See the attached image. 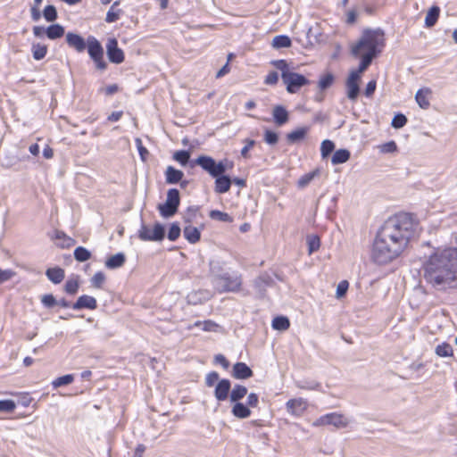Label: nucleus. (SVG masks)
<instances>
[{"mask_svg":"<svg viewBox=\"0 0 457 457\" xmlns=\"http://www.w3.org/2000/svg\"><path fill=\"white\" fill-rule=\"evenodd\" d=\"M273 118L275 122L281 126L288 120V112L281 105H277L273 109Z\"/></svg>","mask_w":457,"mask_h":457,"instance_id":"5701e85b","label":"nucleus"},{"mask_svg":"<svg viewBox=\"0 0 457 457\" xmlns=\"http://www.w3.org/2000/svg\"><path fill=\"white\" fill-rule=\"evenodd\" d=\"M319 175V170H315L309 173L303 175L297 181V186L299 188L306 187L313 179Z\"/></svg>","mask_w":457,"mask_h":457,"instance_id":"72a5a7b5","label":"nucleus"},{"mask_svg":"<svg viewBox=\"0 0 457 457\" xmlns=\"http://www.w3.org/2000/svg\"><path fill=\"white\" fill-rule=\"evenodd\" d=\"M247 395V388L245 386L236 385L229 395V399L232 403L239 402Z\"/></svg>","mask_w":457,"mask_h":457,"instance_id":"c85d7f7f","label":"nucleus"},{"mask_svg":"<svg viewBox=\"0 0 457 457\" xmlns=\"http://www.w3.org/2000/svg\"><path fill=\"white\" fill-rule=\"evenodd\" d=\"M138 237L143 241H162L164 238V227L160 223H155L153 228L142 225Z\"/></svg>","mask_w":457,"mask_h":457,"instance_id":"9d476101","label":"nucleus"},{"mask_svg":"<svg viewBox=\"0 0 457 457\" xmlns=\"http://www.w3.org/2000/svg\"><path fill=\"white\" fill-rule=\"evenodd\" d=\"M290 326L289 320L284 316H278L273 319L272 328L276 330L285 331Z\"/></svg>","mask_w":457,"mask_h":457,"instance_id":"2f4dec72","label":"nucleus"},{"mask_svg":"<svg viewBox=\"0 0 457 457\" xmlns=\"http://www.w3.org/2000/svg\"><path fill=\"white\" fill-rule=\"evenodd\" d=\"M273 65L281 71V79L290 94H295L299 89L310 84V80L303 75L296 73L285 60L273 62Z\"/></svg>","mask_w":457,"mask_h":457,"instance_id":"39448f33","label":"nucleus"},{"mask_svg":"<svg viewBox=\"0 0 457 457\" xmlns=\"http://www.w3.org/2000/svg\"><path fill=\"white\" fill-rule=\"evenodd\" d=\"M180 232H181V230H180V228H179V224L178 223H172L170 225V228L169 233H168L169 240H170V241L177 240L179 237V236H180Z\"/></svg>","mask_w":457,"mask_h":457,"instance_id":"09e8293b","label":"nucleus"},{"mask_svg":"<svg viewBox=\"0 0 457 457\" xmlns=\"http://www.w3.org/2000/svg\"><path fill=\"white\" fill-rule=\"evenodd\" d=\"M16 408V404L12 400L0 401V411L12 412Z\"/></svg>","mask_w":457,"mask_h":457,"instance_id":"8fccbe9b","label":"nucleus"},{"mask_svg":"<svg viewBox=\"0 0 457 457\" xmlns=\"http://www.w3.org/2000/svg\"><path fill=\"white\" fill-rule=\"evenodd\" d=\"M47 53V46L41 44H34L32 46V54L35 60H42Z\"/></svg>","mask_w":457,"mask_h":457,"instance_id":"e433bc0d","label":"nucleus"},{"mask_svg":"<svg viewBox=\"0 0 457 457\" xmlns=\"http://www.w3.org/2000/svg\"><path fill=\"white\" fill-rule=\"evenodd\" d=\"M218 328H219V325L216 324L215 322L212 321V320H205L203 323L202 329L204 330V331L216 332L218 330Z\"/></svg>","mask_w":457,"mask_h":457,"instance_id":"680f3d73","label":"nucleus"},{"mask_svg":"<svg viewBox=\"0 0 457 457\" xmlns=\"http://www.w3.org/2000/svg\"><path fill=\"white\" fill-rule=\"evenodd\" d=\"M231 413L236 418L246 419L251 416L252 411L246 404L237 402L231 409Z\"/></svg>","mask_w":457,"mask_h":457,"instance_id":"6ab92c4d","label":"nucleus"},{"mask_svg":"<svg viewBox=\"0 0 457 457\" xmlns=\"http://www.w3.org/2000/svg\"><path fill=\"white\" fill-rule=\"evenodd\" d=\"M335 149V144L329 140L325 139L321 142L320 154L322 158H327Z\"/></svg>","mask_w":457,"mask_h":457,"instance_id":"ea45409f","label":"nucleus"},{"mask_svg":"<svg viewBox=\"0 0 457 457\" xmlns=\"http://www.w3.org/2000/svg\"><path fill=\"white\" fill-rule=\"evenodd\" d=\"M422 269L427 283L438 290L457 285V233L450 246L435 248L426 257Z\"/></svg>","mask_w":457,"mask_h":457,"instance_id":"f03ea898","label":"nucleus"},{"mask_svg":"<svg viewBox=\"0 0 457 457\" xmlns=\"http://www.w3.org/2000/svg\"><path fill=\"white\" fill-rule=\"evenodd\" d=\"M97 307L96 298L90 295H81L78 298L77 302L72 305L74 310L89 309L95 310Z\"/></svg>","mask_w":457,"mask_h":457,"instance_id":"f3484780","label":"nucleus"},{"mask_svg":"<svg viewBox=\"0 0 457 457\" xmlns=\"http://www.w3.org/2000/svg\"><path fill=\"white\" fill-rule=\"evenodd\" d=\"M350 420L345 415L337 412L328 413L320 416L313 422V426L320 427L325 425H332L337 428H343L347 427Z\"/></svg>","mask_w":457,"mask_h":457,"instance_id":"1a4fd4ad","label":"nucleus"},{"mask_svg":"<svg viewBox=\"0 0 457 457\" xmlns=\"http://www.w3.org/2000/svg\"><path fill=\"white\" fill-rule=\"evenodd\" d=\"M120 4V1H115L109 11L106 13L105 21L108 23H112L118 21L122 14V10L119 9L118 6Z\"/></svg>","mask_w":457,"mask_h":457,"instance_id":"393cba45","label":"nucleus"},{"mask_svg":"<svg viewBox=\"0 0 457 457\" xmlns=\"http://www.w3.org/2000/svg\"><path fill=\"white\" fill-rule=\"evenodd\" d=\"M200 166L204 170L208 172L212 177L215 178L214 190L218 194L227 193L230 187L232 180L229 177L223 175L225 171L232 167L227 160L216 162L215 160L207 155H200L198 158L194 160L191 166Z\"/></svg>","mask_w":457,"mask_h":457,"instance_id":"7ed1b4c3","label":"nucleus"},{"mask_svg":"<svg viewBox=\"0 0 457 457\" xmlns=\"http://www.w3.org/2000/svg\"><path fill=\"white\" fill-rule=\"evenodd\" d=\"M377 82L376 80H370L368 82L364 94L367 97H370L376 90Z\"/></svg>","mask_w":457,"mask_h":457,"instance_id":"e2e57ef3","label":"nucleus"},{"mask_svg":"<svg viewBox=\"0 0 457 457\" xmlns=\"http://www.w3.org/2000/svg\"><path fill=\"white\" fill-rule=\"evenodd\" d=\"M309 130L308 127L299 128L287 134V138L290 143H295L304 138Z\"/></svg>","mask_w":457,"mask_h":457,"instance_id":"7c9ffc66","label":"nucleus"},{"mask_svg":"<svg viewBox=\"0 0 457 457\" xmlns=\"http://www.w3.org/2000/svg\"><path fill=\"white\" fill-rule=\"evenodd\" d=\"M45 19L49 21H54L57 19V11L54 5H47L43 11Z\"/></svg>","mask_w":457,"mask_h":457,"instance_id":"c03bdc74","label":"nucleus"},{"mask_svg":"<svg viewBox=\"0 0 457 457\" xmlns=\"http://www.w3.org/2000/svg\"><path fill=\"white\" fill-rule=\"evenodd\" d=\"M379 150L383 154L394 153L397 150V145L395 141H389L379 145Z\"/></svg>","mask_w":457,"mask_h":457,"instance_id":"864d4df0","label":"nucleus"},{"mask_svg":"<svg viewBox=\"0 0 457 457\" xmlns=\"http://www.w3.org/2000/svg\"><path fill=\"white\" fill-rule=\"evenodd\" d=\"M439 14H440V8L436 5L432 6L427 12V15L425 18V26L427 28L433 27L436 23V21L439 18Z\"/></svg>","mask_w":457,"mask_h":457,"instance_id":"b1692460","label":"nucleus"},{"mask_svg":"<svg viewBox=\"0 0 457 457\" xmlns=\"http://www.w3.org/2000/svg\"><path fill=\"white\" fill-rule=\"evenodd\" d=\"M231 387L230 381L228 379H221L220 380L215 386L214 389V396L215 398L221 402L228 399Z\"/></svg>","mask_w":457,"mask_h":457,"instance_id":"2eb2a0df","label":"nucleus"},{"mask_svg":"<svg viewBox=\"0 0 457 457\" xmlns=\"http://www.w3.org/2000/svg\"><path fill=\"white\" fill-rule=\"evenodd\" d=\"M219 382V374L216 371L210 372L206 375L205 384L211 387Z\"/></svg>","mask_w":457,"mask_h":457,"instance_id":"5fc2aeb1","label":"nucleus"},{"mask_svg":"<svg viewBox=\"0 0 457 457\" xmlns=\"http://www.w3.org/2000/svg\"><path fill=\"white\" fill-rule=\"evenodd\" d=\"M264 140L269 145H275L277 144L278 137V135L270 130H266L264 134Z\"/></svg>","mask_w":457,"mask_h":457,"instance_id":"13d9d810","label":"nucleus"},{"mask_svg":"<svg viewBox=\"0 0 457 457\" xmlns=\"http://www.w3.org/2000/svg\"><path fill=\"white\" fill-rule=\"evenodd\" d=\"M184 237L191 244H195L200 239V231L197 228L193 226H187L184 228Z\"/></svg>","mask_w":457,"mask_h":457,"instance_id":"cd10ccee","label":"nucleus"},{"mask_svg":"<svg viewBox=\"0 0 457 457\" xmlns=\"http://www.w3.org/2000/svg\"><path fill=\"white\" fill-rule=\"evenodd\" d=\"M359 81L357 74H349L346 80V96L352 100L355 101L360 93Z\"/></svg>","mask_w":457,"mask_h":457,"instance_id":"ddd939ff","label":"nucleus"},{"mask_svg":"<svg viewBox=\"0 0 457 457\" xmlns=\"http://www.w3.org/2000/svg\"><path fill=\"white\" fill-rule=\"evenodd\" d=\"M232 376L237 379H246L253 376V370L245 362H237L233 366Z\"/></svg>","mask_w":457,"mask_h":457,"instance_id":"a211bd4d","label":"nucleus"},{"mask_svg":"<svg viewBox=\"0 0 457 457\" xmlns=\"http://www.w3.org/2000/svg\"><path fill=\"white\" fill-rule=\"evenodd\" d=\"M66 42L68 46L77 52L81 53L87 47V41L79 34L68 32L66 34Z\"/></svg>","mask_w":457,"mask_h":457,"instance_id":"4468645a","label":"nucleus"},{"mask_svg":"<svg viewBox=\"0 0 457 457\" xmlns=\"http://www.w3.org/2000/svg\"><path fill=\"white\" fill-rule=\"evenodd\" d=\"M74 380V376L71 374L64 375L57 378L52 382V385L54 388L60 387L62 386H66L72 383Z\"/></svg>","mask_w":457,"mask_h":457,"instance_id":"79ce46f5","label":"nucleus"},{"mask_svg":"<svg viewBox=\"0 0 457 457\" xmlns=\"http://www.w3.org/2000/svg\"><path fill=\"white\" fill-rule=\"evenodd\" d=\"M106 52L110 62L119 64L124 61V53L118 47V41L115 38H109Z\"/></svg>","mask_w":457,"mask_h":457,"instance_id":"9b49d317","label":"nucleus"},{"mask_svg":"<svg viewBox=\"0 0 457 457\" xmlns=\"http://www.w3.org/2000/svg\"><path fill=\"white\" fill-rule=\"evenodd\" d=\"M245 145L241 150V155L244 158H248V152L249 150L255 145V141L253 139H245Z\"/></svg>","mask_w":457,"mask_h":457,"instance_id":"052dcab7","label":"nucleus"},{"mask_svg":"<svg viewBox=\"0 0 457 457\" xmlns=\"http://www.w3.org/2000/svg\"><path fill=\"white\" fill-rule=\"evenodd\" d=\"M30 14H31V19L34 21H38L41 18V12H40L39 7L31 6Z\"/></svg>","mask_w":457,"mask_h":457,"instance_id":"338daca9","label":"nucleus"},{"mask_svg":"<svg viewBox=\"0 0 457 457\" xmlns=\"http://www.w3.org/2000/svg\"><path fill=\"white\" fill-rule=\"evenodd\" d=\"M79 280L77 278H69L65 283V292L70 295H75L79 289Z\"/></svg>","mask_w":457,"mask_h":457,"instance_id":"37998d69","label":"nucleus"},{"mask_svg":"<svg viewBox=\"0 0 457 457\" xmlns=\"http://www.w3.org/2000/svg\"><path fill=\"white\" fill-rule=\"evenodd\" d=\"M145 451V446L142 444L137 445V446L135 449L133 457H142Z\"/></svg>","mask_w":457,"mask_h":457,"instance_id":"774afa93","label":"nucleus"},{"mask_svg":"<svg viewBox=\"0 0 457 457\" xmlns=\"http://www.w3.org/2000/svg\"><path fill=\"white\" fill-rule=\"evenodd\" d=\"M211 298V294L208 291L199 290L188 295V303L193 304L201 303Z\"/></svg>","mask_w":457,"mask_h":457,"instance_id":"4be33fe9","label":"nucleus"},{"mask_svg":"<svg viewBox=\"0 0 457 457\" xmlns=\"http://www.w3.org/2000/svg\"><path fill=\"white\" fill-rule=\"evenodd\" d=\"M349 287V283L346 280H342L338 283L337 287L336 297L342 298L347 292Z\"/></svg>","mask_w":457,"mask_h":457,"instance_id":"603ef678","label":"nucleus"},{"mask_svg":"<svg viewBox=\"0 0 457 457\" xmlns=\"http://www.w3.org/2000/svg\"><path fill=\"white\" fill-rule=\"evenodd\" d=\"M209 216L212 220H220V221H223V222H232L233 221L232 217L228 213L223 212H220L218 210L211 211Z\"/></svg>","mask_w":457,"mask_h":457,"instance_id":"4c0bfd02","label":"nucleus"},{"mask_svg":"<svg viewBox=\"0 0 457 457\" xmlns=\"http://www.w3.org/2000/svg\"><path fill=\"white\" fill-rule=\"evenodd\" d=\"M259 404V397L255 393H250L247 395L246 405L249 408H255Z\"/></svg>","mask_w":457,"mask_h":457,"instance_id":"bf43d9fd","label":"nucleus"},{"mask_svg":"<svg viewBox=\"0 0 457 457\" xmlns=\"http://www.w3.org/2000/svg\"><path fill=\"white\" fill-rule=\"evenodd\" d=\"M74 257L79 262H86L91 257V253L85 247L79 246L74 250Z\"/></svg>","mask_w":457,"mask_h":457,"instance_id":"a19ab883","label":"nucleus"},{"mask_svg":"<svg viewBox=\"0 0 457 457\" xmlns=\"http://www.w3.org/2000/svg\"><path fill=\"white\" fill-rule=\"evenodd\" d=\"M105 281V275L102 271L96 272L91 278L92 286L100 288Z\"/></svg>","mask_w":457,"mask_h":457,"instance_id":"3c124183","label":"nucleus"},{"mask_svg":"<svg viewBox=\"0 0 457 457\" xmlns=\"http://www.w3.org/2000/svg\"><path fill=\"white\" fill-rule=\"evenodd\" d=\"M385 46V34L380 29H366L359 40L352 46L354 56H370L374 59Z\"/></svg>","mask_w":457,"mask_h":457,"instance_id":"20e7f679","label":"nucleus"},{"mask_svg":"<svg viewBox=\"0 0 457 457\" xmlns=\"http://www.w3.org/2000/svg\"><path fill=\"white\" fill-rule=\"evenodd\" d=\"M125 260V255L121 253H118L107 259L105 266L108 269H117L124 264Z\"/></svg>","mask_w":457,"mask_h":457,"instance_id":"bb28decb","label":"nucleus"},{"mask_svg":"<svg viewBox=\"0 0 457 457\" xmlns=\"http://www.w3.org/2000/svg\"><path fill=\"white\" fill-rule=\"evenodd\" d=\"M215 362L220 364L224 369H228L229 366V362L226 359V357L222 354H217L214 358Z\"/></svg>","mask_w":457,"mask_h":457,"instance_id":"69168bd1","label":"nucleus"},{"mask_svg":"<svg viewBox=\"0 0 457 457\" xmlns=\"http://www.w3.org/2000/svg\"><path fill=\"white\" fill-rule=\"evenodd\" d=\"M242 284L241 277L239 275H229L224 273L222 275H215L213 278L214 287L219 292L227 291H238Z\"/></svg>","mask_w":457,"mask_h":457,"instance_id":"423d86ee","label":"nucleus"},{"mask_svg":"<svg viewBox=\"0 0 457 457\" xmlns=\"http://www.w3.org/2000/svg\"><path fill=\"white\" fill-rule=\"evenodd\" d=\"M418 229L419 222L411 213L398 212L389 217L374 239L372 260L378 264L391 262L404 252Z\"/></svg>","mask_w":457,"mask_h":457,"instance_id":"f257e3e1","label":"nucleus"},{"mask_svg":"<svg viewBox=\"0 0 457 457\" xmlns=\"http://www.w3.org/2000/svg\"><path fill=\"white\" fill-rule=\"evenodd\" d=\"M435 352L439 357H452L453 355V347L447 343L438 345L436 347Z\"/></svg>","mask_w":457,"mask_h":457,"instance_id":"473e14b6","label":"nucleus"},{"mask_svg":"<svg viewBox=\"0 0 457 457\" xmlns=\"http://www.w3.org/2000/svg\"><path fill=\"white\" fill-rule=\"evenodd\" d=\"M431 96L432 90L429 87H422L417 91L415 100L421 109L427 110L430 106Z\"/></svg>","mask_w":457,"mask_h":457,"instance_id":"dca6fc26","label":"nucleus"},{"mask_svg":"<svg viewBox=\"0 0 457 457\" xmlns=\"http://www.w3.org/2000/svg\"><path fill=\"white\" fill-rule=\"evenodd\" d=\"M350 159V152L346 149L337 150L332 158L331 162L334 165L346 162Z\"/></svg>","mask_w":457,"mask_h":457,"instance_id":"c756f323","label":"nucleus"},{"mask_svg":"<svg viewBox=\"0 0 457 457\" xmlns=\"http://www.w3.org/2000/svg\"><path fill=\"white\" fill-rule=\"evenodd\" d=\"M307 401L303 398L290 399L286 403L288 413L294 416H301L307 409Z\"/></svg>","mask_w":457,"mask_h":457,"instance_id":"f8f14e48","label":"nucleus"},{"mask_svg":"<svg viewBox=\"0 0 457 457\" xmlns=\"http://www.w3.org/2000/svg\"><path fill=\"white\" fill-rule=\"evenodd\" d=\"M46 35L52 40L60 38L64 35V28L58 23L53 24L46 29Z\"/></svg>","mask_w":457,"mask_h":457,"instance_id":"a878e982","label":"nucleus"},{"mask_svg":"<svg viewBox=\"0 0 457 457\" xmlns=\"http://www.w3.org/2000/svg\"><path fill=\"white\" fill-rule=\"evenodd\" d=\"M47 278L54 284H59L64 278V270L60 267L49 268L46 271Z\"/></svg>","mask_w":457,"mask_h":457,"instance_id":"412c9836","label":"nucleus"},{"mask_svg":"<svg viewBox=\"0 0 457 457\" xmlns=\"http://www.w3.org/2000/svg\"><path fill=\"white\" fill-rule=\"evenodd\" d=\"M333 80H334V77L332 74H329V73L326 74L320 79L319 87L321 90L327 89L332 85Z\"/></svg>","mask_w":457,"mask_h":457,"instance_id":"49530a36","label":"nucleus"},{"mask_svg":"<svg viewBox=\"0 0 457 457\" xmlns=\"http://www.w3.org/2000/svg\"><path fill=\"white\" fill-rule=\"evenodd\" d=\"M87 52L91 59L96 63L98 70L104 71L107 64L104 60V49L100 42L93 36H89L87 39Z\"/></svg>","mask_w":457,"mask_h":457,"instance_id":"6e6552de","label":"nucleus"},{"mask_svg":"<svg viewBox=\"0 0 457 457\" xmlns=\"http://www.w3.org/2000/svg\"><path fill=\"white\" fill-rule=\"evenodd\" d=\"M41 302L47 308H51L57 304V301L53 295H44L41 298Z\"/></svg>","mask_w":457,"mask_h":457,"instance_id":"4d7b16f0","label":"nucleus"},{"mask_svg":"<svg viewBox=\"0 0 457 457\" xmlns=\"http://www.w3.org/2000/svg\"><path fill=\"white\" fill-rule=\"evenodd\" d=\"M291 46V39L285 35L276 36L272 39V46L275 48L289 47Z\"/></svg>","mask_w":457,"mask_h":457,"instance_id":"c9c22d12","label":"nucleus"},{"mask_svg":"<svg viewBox=\"0 0 457 457\" xmlns=\"http://www.w3.org/2000/svg\"><path fill=\"white\" fill-rule=\"evenodd\" d=\"M180 203L179 192L176 188L169 189L164 204L158 206V210L163 218L172 217L178 211Z\"/></svg>","mask_w":457,"mask_h":457,"instance_id":"0eeeda50","label":"nucleus"},{"mask_svg":"<svg viewBox=\"0 0 457 457\" xmlns=\"http://www.w3.org/2000/svg\"><path fill=\"white\" fill-rule=\"evenodd\" d=\"M173 159L180 165L186 166L190 159V154L186 150H179L174 153Z\"/></svg>","mask_w":457,"mask_h":457,"instance_id":"58836bf2","label":"nucleus"},{"mask_svg":"<svg viewBox=\"0 0 457 457\" xmlns=\"http://www.w3.org/2000/svg\"><path fill=\"white\" fill-rule=\"evenodd\" d=\"M359 57L361 58V63H360L358 70L352 71L350 72V74H357L358 79H361V73L364 72L368 69V67L372 62L373 59H371L370 56H359Z\"/></svg>","mask_w":457,"mask_h":457,"instance_id":"f704fd0d","label":"nucleus"},{"mask_svg":"<svg viewBox=\"0 0 457 457\" xmlns=\"http://www.w3.org/2000/svg\"><path fill=\"white\" fill-rule=\"evenodd\" d=\"M278 73L276 71H271L266 76L264 82L267 85H275L278 82Z\"/></svg>","mask_w":457,"mask_h":457,"instance_id":"0e129e2a","label":"nucleus"},{"mask_svg":"<svg viewBox=\"0 0 457 457\" xmlns=\"http://www.w3.org/2000/svg\"><path fill=\"white\" fill-rule=\"evenodd\" d=\"M15 276V272L12 270H2L0 268V284L12 279Z\"/></svg>","mask_w":457,"mask_h":457,"instance_id":"6e6d98bb","label":"nucleus"},{"mask_svg":"<svg viewBox=\"0 0 457 457\" xmlns=\"http://www.w3.org/2000/svg\"><path fill=\"white\" fill-rule=\"evenodd\" d=\"M407 123V118L403 114H396L392 120L391 125L395 129H401Z\"/></svg>","mask_w":457,"mask_h":457,"instance_id":"de8ad7c7","label":"nucleus"},{"mask_svg":"<svg viewBox=\"0 0 457 457\" xmlns=\"http://www.w3.org/2000/svg\"><path fill=\"white\" fill-rule=\"evenodd\" d=\"M308 242V247H309V253H312L313 252L317 251L320 248V241L319 237L317 236H311L307 238Z\"/></svg>","mask_w":457,"mask_h":457,"instance_id":"a18cd8bd","label":"nucleus"},{"mask_svg":"<svg viewBox=\"0 0 457 457\" xmlns=\"http://www.w3.org/2000/svg\"><path fill=\"white\" fill-rule=\"evenodd\" d=\"M184 176V173L172 166H168L165 170V179L168 184H177Z\"/></svg>","mask_w":457,"mask_h":457,"instance_id":"aec40b11","label":"nucleus"}]
</instances>
